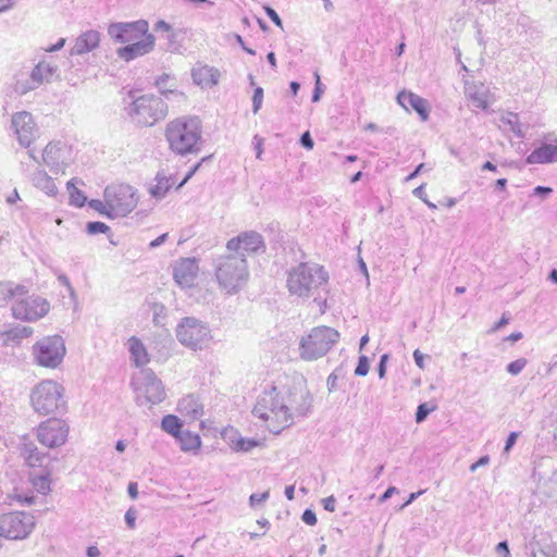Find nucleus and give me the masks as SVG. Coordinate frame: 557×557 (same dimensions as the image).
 Wrapping results in <instances>:
<instances>
[{"instance_id": "cd10ccee", "label": "nucleus", "mask_w": 557, "mask_h": 557, "mask_svg": "<svg viewBox=\"0 0 557 557\" xmlns=\"http://www.w3.org/2000/svg\"><path fill=\"white\" fill-rule=\"evenodd\" d=\"M33 334V329L24 325H16L0 333L1 346H13L20 344L24 338Z\"/></svg>"}, {"instance_id": "39448f33", "label": "nucleus", "mask_w": 557, "mask_h": 557, "mask_svg": "<svg viewBox=\"0 0 557 557\" xmlns=\"http://www.w3.org/2000/svg\"><path fill=\"white\" fill-rule=\"evenodd\" d=\"M132 102L126 108L132 121L140 126H153L163 120L169 112V104L162 97L152 94L136 97L134 91H129Z\"/></svg>"}, {"instance_id": "a211bd4d", "label": "nucleus", "mask_w": 557, "mask_h": 557, "mask_svg": "<svg viewBox=\"0 0 557 557\" xmlns=\"http://www.w3.org/2000/svg\"><path fill=\"white\" fill-rule=\"evenodd\" d=\"M226 249L234 253H257L264 251L265 245L261 234L255 231H248L231 238L226 244Z\"/></svg>"}, {"instance_id": "603ef678", "label": "nucleus", "mask_w": 557, "mask_h": 557, "mask_svg": "<svg viewBox=\"0 0 557 557\" xmlns=\"http://www.w3.org/2000/svg\"><path fill=\"white\" fill-rule=\"evenodd\" d=\"M137 519V511L134 508H129L125 513V522L129 529H135V521Z\"/></svg>"}, {"instance_id": "f3484780", "label": "nucleus", "mask_w": 557, "mask_h": 557, "mask_svg": "<svg viewBox=\"0 0 557 557\" xmlns=\"http://www.w3.org/2000/svg\"><path fill=\"white\" fill-rule=\"evenodd\" d=\"M41 159L50 171L63 172L71 163V149L62 141H51L44 149Z\"/></svg>"}, {"instance_id": "a878e982", "label": "nucleus", "mask_w": 557, "mask_h": 557, "mask_svg": "<svg viewBox=\"0 0 557 557\" xmlns=\"http://www.w3.org/2000/svg\"><path fill=\"white\" fill-rule=\"evenodd\" d=\"M168 79L169 75L163 74L156 79L154 85L166 103L181 106L186 101V96L183 91L175 88V84H171L170 88H163V83Z\"/></svg>"}, {"instance_id": "3c124183", "label": "nucleus", "mask_w": 557, "mask_h": 557, "mask_svg": "<svg viewBox=\"0 0 557 557\" xmlns=\"http://www.w3.org/2000/svg\"><path fill=\"white\" fill-rule=\"evenodd\" d=\"M315 76V85L312 94V102H318L321 99V95L323 94V85L320 79V75L318 73L314 74Z\"/></svg>"}, {"instance_id": "0e129e2a", "label": "nucleus", "mask_w": 557, "mask_h": 557, "mask_svg": "<svg viewBox=\"0 0 557 557\" xmlns=\"http://www.w3.org/2000/svg\"><path fill=\"white\" fill-rule=\"evenodd\" d=\"M519 434L517 432H511L507 440H506V444H505V447H504V451L505 453H508L512 447L513 445L516 444L517 442V438H518Z\"/></svg>"}, {"instance_id": "412c9836", "label": "nucleus", "mask_w": 557, "mask_h": 557, "mask_svg": "<svg viewBox=\"0 0 557 557\" xmlns=\"http://www.w3.org/2000/svg\"><path fill=\"white\" fill-rule=\"evenodd\" d=\"M156 38L152 34H147L140 39L119 48L116 53L124 61H132L151 52L154 48Z\"/></svg>"}, {"instance_id": "4d7b16f0", "label": "nucleus", "mask_w": 557, "mask_h": 557, "mask_svg": "<svg viewBox=\"0 0 557 557\" xmlns=\"http://www.w3.org/2000/svg\"><path fill=\"white\" fill-rule=\"evenodd\" d=\"M388 360V355L384 354L381 356L379 364H377V374L380 379H383L386 374V363Z\"/></svg>"}, {"instance_id": "a19ab883", "label": "nucleus", "mask_w": 557, "mask_h": 557, "mask_svg": "<svg viewBox=\"0 0 557 557\" xmlns=\"http://www.w3.org/2000/svg\"><path fill=\"white\" fill-rule=\"evenodd\" d=\"M66 186H67V190L70 193V205L78 207V208L83 207L87 201V198L83 194V191L74 186L73 180L67 182Z\"/></svg>"}, {"instance_id": "ea45409f", "label": "nucleus", "mask_w": 557, "mask_h": 557, "mask_svg": "<svg viewBox=\"0 0 557 557\" xmlns=\"http://www.w3.org/2000/svg\"><path fill=\"white\" fill-rule=\"evenodd\" d=\"M50 474L41 473V474H32L30 482L33 487L40 494L46 495L50 491Z\"/></svg>"}, {"instance_id": "5fc2aeb1", "label": "nucleus", "mask_w": 557, "mask_h": 557, "mask_svg": "<svg viewBox=\"0 0 557 557\" xmlns=\"http://www.w3.org/2000/svg\"><path fill=\"white\" fill-rule=\"evenodd\" d=\"M270 496L269 492H264L261 494H251L249 497L250 506H256L257 504H260L262 502H265Z\"/></svg>"}, {"instance_id": "4be33fe9", "label": "nucleus", "mask_w": 557, "mask_h": 557, "mask_svg": "<svg viewBox=\"0 0 557 557\" xmlns=\"http://www.w3.org/2000/svg\"><path fill=\"white\" fill-rule=\"evenodd\" d=\"M198 271L199 267L195 258H184L174 265L173 277L182 288L191 287Z\"/></svg>"}, {"instance_id": "09e8293b", "label": "nucleus", "mask_w": 557, "mask_h": 557, "mask_svg": "<svg viewBox=\"0 0 557 557\" xmlns=\"http://www.w3.org/2000/svg\"><path fill=\"white\" fill-rule=\"evenodd\" d=\"M369 372V359L366 356H360L358 359V364L355 369V374L358 376H364Z\"/></svg>"}, {"instance_id": "9b49d317", "label": "nucleus", "mask_w": 557, "mask_h": 557, "mask_svg": "<svg viewBox=\"0 0 557 557\" xmlns=\"http://www.w3.org/2000/svg\"><path fill=\"white\" fill-rule=\"evenodd\" d=\"M132 385L137 393L138 405L150 403L160 404L165 398V391L161 380L150 369H143L134 376Z\"/></svg>"}, {"instance_id": "c9c22d12", "label": "nucleus", "mask_w": 557, "mask_h": 557, "mask_svg": "<svg viewBox=\"0 0 557 557\" xmlns=\"http://www.w3.org/2000/svg\"><path fill=\"white\" fill-rule=\"evenodd\" d=\"M312 400V396L308 391H300L298 404L295 407L290 408L293 417H306L311 410Z\"/></svg>"}, {"instance_id": "20e7f679", "label": "nucleus", "mask_w": 557, "mask_h": 557, "mask_svg": "<svg viewBox=\"0 0 557 557\" xmlns=\"http://www.w3.org/2000/svg\"><path fill=\"white\" fill-rule=\"evenodd\" d=\"M327 282L329 273L322 265L302 262L288 272L287 288L292 295L309 298Z\"/></svg>"}, {"instance_id": "ddd939ff", "label": "nucleus", "mask_w": 557, "mask_h": 557, "mask_svg": "<svg viewBox=\"0 0 557 557\" xmlns=\"http://www.w3.org/2000/svg\"><path fill=\"white\" fill-rule=\"evenodd\" d=\"M15 319L34 322L44 318L50 310L49 301L38 295H30L26 298L16 299L11 307Z\"/></svg>"}, {"instance_id": "aec40b11", "label": "nucleus", "mask_w": 557, "mask_h": 557, "mask_svg": "<svg viewBox=\"0 0 557 557\" xmlns=\"http://www.w3.org/2000/svg\"><path fill=\"white\" fill-rule=\"evenodd\" d=\"M465 95L474 108L483 111H486L495 100L488 86L481 82L466 81Z\"/></svg>"}, {"instance_id": "6ab92c4d", "label": "nucleus", "mask_w": 557, "mask_h": 557, "mask_svg": "<svg viewBox=\"0 0 557 557\" xmlns=\"http://www.w3.org/2000/svg\"><path fill=\"white\" fill-rule=\"evenodd\" d=\"M55 67L47 62H39L30 72L29 78L22 81L18 79L15 84V91L25 95L38 88L45 82H50Z\"/></svg>"}, {"instance_id": "423d86ee", "label": "nucleus", "mask_w": 557, "mask_h": 557, "mask_svg": "<svg viewBox=\"0 0 557 557\" xmlns=\"http://www.w3.org/2000/svg\"><path fill=\"white\" fill-rule=\"evenodd\" d=\"M30 403L34 410L39 414L60 413L64 411L66 406L64 388L53 380H44L33 388Z\"/></svg>"}, {"instance_id": "2eb2a0df", "label": "nucleus", "mask_w": 557, "mask_h": 557, "mask_svg": "<svg viewBox=\"0 0 557 557\" xmlns=\"http://www.w3.org/2000/svg\"><path fill=\"white\" fill-rule=\"evenodd\" d=\"M149 24L146 20L134 22L112 23L108 27L110 37L121 44H131L149 34Z\"/></svg>"}, {"instance_id": "13d9d810", "label": "nucleus", "mask_w": 557, "mask_h": 557, "mask_svg": "<svg viewBox=\"0 0 557 557\" xmlns=\"http://www.w3.org/2000/svg\"><path fill=\"white\" fill-rule=\"evenodd\" d=\"M210 159V157L208 158H203L200 162H198L196 165H194L189 171L188 173L186 174V176L184 177V180L180 183V185L177 186V188H181L188 180L191 178V176L197 172V170L200 168V165L202 164V162H205L206 160Z\"/></svg>"}, {"instance_id": "7c9ffc66", "label": "nucleus", "mask_w": 557, "mask_h": 557, "mask_svg": "<svg viewBox=\"0 0 557 557\" xmlns=\"http://www.w3.org/2000/svg\"><path fill=\"white\" fill-rule=\"evenodd\" d=\"M191 76L197 85L207 87L216 85L219 82L220 74L219 71L213 67L202 66L199 69H194L191 72Z\"/></svg>"}, {"instance_id": "7ed1b4c3", "label": "nucleus", "mask_w": 557, "mask_h": 557, "mask_svg": "<svg viewBox=\"0 0 557 557\" xmlns=\"http://www.w3.org/2000/svg\"><path fill=\"white\" fill-rule=\"evenodd\" d=\"M213 268L220 288L227 295L239 293L249 280L248 263L244 253L227 251L214 259Z\"/></svg>"}, {"instance_id": "338daca9", "label": "nucleus", "mask_w": 557, "mask_h": 557, "mask_svg": "<svg viewBox=\"0 0 557 557\" xmlns=\"http://www.w3.org/2000/svg\"><path fill=\"white\" fill-rule=\"evenodd\" d=\"M58 281L67 288L71 296L75 295L74 288L72 287L70 280L65 274H60L58 276Z\"/></svg>"}, {"instance_id": "49530a36", "label": "nucleus", "mask_w": 557, "mask_h": 557, "mask_svg": "<svg viewBox=\"0 0 557 557\" xmlns=\"http://www.w3.org/2000/svg\"><path fill=\"white\" fill-rule=\"evenodd\" d=\"M89 207L92 208L94 210L98 211L100 214H104L109 218V206H108V202L107 200L104 199L103 201L101 200H98V199H92L89 201Z\"/></svg>"}, {"instance_id": "e2e57ef3", "label": "nucleus", "mask_w": 557, "mask_h": 557, "mask_svg": "<svg viewBox=\"0 0 557 557\" xmlns=\"http://www.w3.org/2000/svg\"><path fill=\"white\" fill-rule=\"evenodd\" d=\"M322 504H323V508L326 510V511H330V512H333L335 511V504H336V499L335 497L332 495V496H329L326 498H323L322 499Z\"/></svg>"}, {"instance_id": "8fccbe9b", "label": "nucleus", "mask_w": 557, "mask_h": 557, "mask_svg": "<svg viewBox=\"0 0 557 557\" xmlns=\"http://www.w3.org/2000/svg\"><path fill=\"white\" fill-rule=\"evenodd\" d=\"M181 35V30H175L172 28V32H168V44H169V49L171 51H177L178 50V45H177V38L178 36Z\"/></svg>"}, {"instance_id": "1a4fd4ad", "label": "nucleus", "mask_w": 557, "mask_h": 557, "mask_svg": "<svg viewBox=\"0 0 557 557\" xmlns=\"http://www.w3.org/2000/svg\"><path fill=\"white\" fill-rule=\"evenodd\" d=\"M65 354V344L60 335L45 336L37 341L32 348L35 363L50 369L58 368L62 363Z\"/></svg>"}, {"instance_id": "69168bd1", "label": "nucleus", "mask_w": 557, "mask_h": 557, "mask_svg": "<svg viewBox=\"0 0 557 557\" xmlns=\"http://www.w3.org/2000/svg\"><path fill=\"white\" fill-rule=\"evenodd\" d=\"M398 493V490L397 487L395 486H389L379 498V503L380 504H383L385 503L388 498L392 497V495Z\"/></svg>"}, {"instance_id": "f03ea898", "label": "nucleus", "mask_w": 557, "mask_h": 557, "mask_svg": "<svg viewBox=\"0 0 557 557\" xmlns=\"http://www.w3.org/2000/svg\"><path fill=\"white\" fill-rule=\"evenodd\" d=\"M170 149L180 156L197 153L202 146V124L199 117L185 115L170 121L165 127Z\"/></svg>"}, {"instance_id": "c85d7f7f", "label": "nucleus", "mask_w": 557, "mask_h": 557, "mask_svg": "<svg viewBox=\"0 0 557 557\" xmlns=\"http://www.w3.org/2000/svg\"><path fill=\"white\" fill-rule=\"evenodd\" d=\"M178 410L191 420H197L203 414V406L195 395H187L178 401Z\"/></svg>"}, {"instance_id": "b1692460", "label": "nucleus", "mask_w": 557, "mask_h": 557, "mask_svg": "<svg viewBox=\"0 0 557 557\" xmlns=\"http://www.w3.org/2000/svg\"><path fill=\"white\" fill-rule=\"evenodd\" d=\"M100 34L97 30L90 29L79 35L74 46L71 49L72 55H81L92 51L99 46Z\"/></svg>"}, {"instance_id": "473e14b6", "label": "nucleus", "mask_w": 557, "mask_h": 557, "mask_svg": "<svg viewBox=\"0 0 557 557\" xmlns=\"http://www.w3.org/2000/svg\"><path fill=\"white\" fill-rule=\"evenodd\" d=\"M0 294L5 298L12 299L13 302L16 299L26 298L28 295V288L23 284H15L13 282L0 283Z\"/></svg>"}, {"instance_id": "de8ad7c7", "label": "nucleus", "mask_w": 557, "mask_h": 557, "mask_svg": "<svg viewBox=\"0 0 557 557\" xmlns=\"http://www.w3.org/2000/svg\"><path fill=\"white\" fill-rule=\"evenodd\" d=\"M262 101H263V89L261 87H257L253 90V96H252V112L255 114L258 113L259 110L261 109Z\"/></svg>"}, {"instance_id": "5701e85b", "label": "nucleus", "mask_w": 557, "mask_h": 557, "mask_svg": "<svg viewBox=\"0 0 557 557\" xmlns=\"http://www.w3.org/2000/svg\"><path fill=\"white\" fill-rule=\"evenodd\" d=\"M398 103L406 110H414L423 121L429 117L425 99L410 91H400L397 96Z\"/></svg>"}, {"instance_id": "dca6fc26", "label": "nucleus", "mask_w": 557, "mask_h": 557, "mask_svg": "<svg viewBox=\"0 0 557 557\" xmlns=\"http://www.w3.org/2000/svg\"><path fill=\"white\" fill-rule=\"evenodd\" d=\"M11 126L21 146L29 147L38 136V126L32 113L20 111L12 115Z\"/></svg>"}, {"instance_id": "6e6552de", "label": "nucleus", "mask_w": 557, "mask_h": 557, "mask_svg": "<svg viewBox=\"0 0 557 557\" xmlns=\"http://www.w3.org/2000/svg\"><path fill=\"white\" fill-rule=\"evenodd\" d=\"M177 341L193 350L207 348L211 341V330L208 324L194 317L183 318L176 326Z\"/></svg>"}, {"instance_id": "f8f14e48", "label": "nucleus", "mask_w": 557, "mask_h": 557, "mask_svg": "<svg viewBox=\"0 0 557 557\" xmlns=\"http://www.w3.org/2000/svg\"><path fill=\"white\" fill-rule=\"evenodd\" d=\"M35 527V517L25 511H13L0 516V536L24 540Z\"/></svg>"}, {"instance_id": "bf43d9fd", "label": "nucleus", "mask_w": 557, "mask_h": 557, "mask_svg": "<svg viewBox=\"0 0 557 557\" xmlns=\"http://www.w3.org/2000/svg\"><path fill=\"white\" fill-rule=\"evenodd\" d=\"M265 13L275 25L282 27V20L274 9L265 7Z\"/></svg>"}, {"instance_id": "f257e3e1", "label": "nucleus", "mask_w": 557, "mask_h": 557, "mask_svg": "<svg viewBox=\"0 0 557 557\" xmlns=\"http://www.w3.org/2000/svg\"><path fill=\"white\" fill-rule=\"evenodd\" d=\"M252 414L267 424L273 434H280L293 424V412L276 386L262 391L257 397Z\"/></svg>"}, {"instance_id": "4c0bfd02", "label": "nucleus", "mask_w": 557, "mask_h": 557, "mask_svg": "<svg viewBox=\"0 0 557 557\" xmlns=\"http://www.w3.org/2000/svg\"><path fill=\"white\" fill-rule=\"evenodd\" d=\"M182 422L181 420L174 416V414H166L162 418L161 421V428L164 432L171 434L175 438L181 434L182 432Z\"/></svg>"}, {"instance_id": "4468645a", "label": "nucleus", "mask_w": 557, "mask_h": 557, "mask_svg": "<svg viewBox=\"0 0 557 557\" xmlns=\"http://www.w3.org/2000/svg\"><path fill=\"white\" fill-rule=\"evenodd\" d=\"M69 435V425L59 419H48L37 428V438L46 447L54 448L65 444Z\"/></svg>"}, {"instance_id": "052dcab7", "label": "nucleus", "mask_w": 557, "mask_h": 557, "mask_svg": "<svg viewBox=\"0 0 557 557\" xmlns=\"http://www.w3.org/2000/svg\"><path fill=\"white\" fill-rule=\"evenodd\" d=\"M553 193V189L550 187L546 186H536L533 189V195L539 196L541 198H546Z\"/></svg>"}, {"instance_id": "e433bc0d", "label": "nucleus", "mask_w": 557, "mask_h": 557, "mask_svg": "<svg viewBox=\"0 0 557 557\" xmlns=\"http://www.w3.org/2000/svg\"><path fill=\"white\" fill-rule=\"evenodd\" d=\"M500 122L509 127L518 138H524L525 134L522 129V125L519 122V117L517 113L506 112L500 116Z\"/></svg>"}, {"instance_id": "864d4df0", "label": "nucleus", "mask_w": 557, "mask_h": 557, "mask_svg": "<svg viewBox=\"0 0 557 557\" xmlns=\"http://www.w3.org/2000/svg\"><path fill=\"white\" fill-rule=\"evenodd\" d=\"M301 519L308 525H314L317 523V516L311 509H306L302 512Z\"/></svg>"}, {"instance_id": "c756f323", "label": "nucleus", "mask_w": 557, "mask_h": 557, "mask_svg": "<svg viewBox=\"0 0 557 557\" xmlns=\"http://www.w3.org/2000/svg\"><path fill=\"white\" fill-rule=\"evenodd\" d=\"M21 455L29 467H41L47 459V454L38 450L33 442H24L21 446Z\"/></svg>"}, {"instance_id": "bb28decb", "label": "nucleus", "mask_w": 557, "mask_h": 557, "mask_svg": "<svg viewBox=\"0 0 557 557\" xmlns=\"http://www.w3.org/2000/svg\"><path fill=\"white\" fill-rule=\"evenodd\" d=\"M128 351L131 360L135 367H145L150 361V355L147 351L144 343L136 336H132L128 342Z\"/></svg>"}, {"instance_id": "37998d69", "label": "nucleus", "mask_w": 557, "mask_h": 557, "mask_svg": "<svg viewBox=\"0 0 557 557\" xmlns=\"http://www.w3.org/2000/svg\"><path fill=\"white\" fill-rule=\"evenodd\" d=\"M86 230L90 235H96L100 233L106 234L110 232V227L106 223L99 221L88 222Z\"/></svg>"}, {"instance_id": "72a5a7b5", "label": "nucleus", "mask_w": 557, "mask_h": 557, "mask_svg": "<svg viewBox=\"0 0 557 557\" xmlns=\"http://www.w3.org/2000/svg\"><path fill=\"white\" fill-rule=\"evenodd\" d=\"M183 451H197L200 448L201 441L198 434L189 431H182L176 437Z\"/></svg>"}, {"instance_id": "f704fd0d", "label": "nucleus", "mask_w": 557, "mask_h": 557, "mask_svg": "<svg viewBox=\"0 0 557 557\" xmlns=\"http://www.w3.org/2000/svg\"><path fill=\"white\" fill-rule=\"evenodd\" d=\"M174 181L172 177L161 175L160 173L156 176V184L150 188V194L157 199H162L166 193L171 189Z\"/></svg>"}, {"instance_id": "6e6d98bb", "label": "nucleus", "mask_w": 557, "mask_h": 557, "mask_svg": "<svg viewBox=\"0 0 557 557\" xmlns=\"http://www.w3.org/2000/svg\"><path fill=\"white\" fill-rule=\"evenodd\" d=\"M300 145L308 150L313 148L314 141L308 131L300 136Z\"/></svg>"}, {"instance_id": "680f3d73", "label": "nucleus", "mask_w": 557, "mask_h": 557, "mask_svg": "<svg viewBox=\"0 0 557 557\" xmlns=\"http://www.w3.org/2000/svg\"><path fill=\"white\" fill-rule=\"evenodd\" d=\"M337 381H338L337 374L335 372H332L326 380V385H327L329 392L332 393L337 389Z\"/></svg>"}, {"instance_id": "2f4dec72", "label": "nucleus", "mask_w": 557, "mask_h": 557, "mask_svg": "<svg viewBox=\"0 0 557 557\" xmlns=\"http://www.w3.org/2000/svg\"><path fill=\"white\" fill-rule=\"evenodd\" d=\"M32 181L35 187L39 188L48 196L57 195L58 188L53 180L44 170L34 172Z\"/></svg>"}, {"instance_id": "9d476101", "label": "nucleus", "mask_w": 557, "mask_h": 557, "mask_svg": "<svg viewBox=\"0 0 557 557\" xmlns=\"http://www.w3.org/2000/svg\"><path fill=\"white\" fill-rule=\"evenodd\" d=\"M109 206V218L125 216L137 206L138 197L135 189L127 184H111L103 194Z\"/></svg>"}, {"instance_id": "393cba45", "label": "nucleus", "mask_w": 557, "mask_h": 557, "mask_svg": "<svg viewBox=\"0 0 557 557\" xmlns=\"http://www.w3.org/2000/svg\"><path fill=\"white\" fill-rule=\"evenodd\" d=\"M528 164H546L557 162V145L543 144L525 159Z\"/></svg>"}, {"instance_id": "79ce46f5", "label": "nucleus", "mask_w": 557, "mask_h": 557, "mask_svg": "<svg viewBox=\"0 0 557 557\" xmlns=\"http://www.w3.org/2000/svg\"><path fill=\"white\" fill-rule=\"evenodd\" d=\"M12 498L15 499L22 506H30L35 503V496L32 492H23L17 488L14 490Z\"/></svg>"}, {"instance_id": "c03bdc74", "label": "nucleus", "mask_w": 557, "mask_h": 557, "mask_svg": "<svg viewBox=\"0 0 557 557\" xmlns=\"http://www.w3.org/2000/svg\"><path fill=\"white\" fill-rule=\"evenodd\" d=\"M528 360L525 358H519L507 364V372L511 375H518L527 366Z\"/></svg>"}, {"instance_id": "a18cd8bd", "label": "nucleus", "mask_w": 557, "mask_h": 557, "mask_svg": "<svg viewBox=\"0 0 557 557\" xmlns=\"http://www.w3.org/2000/svg\"><path fill=\"white\" fill-rule=\"evenodd\" d=\"M434 409L435 407H429L426 403L420 404L416 411V422H423Z\"/></svg>"}, {"instance_id": "58836bf2", "label": "nucleus", "mask_w": 557, "mask_h": 557, "mask_svg": "<svg viewBox=\"0 0 557 557\" xmlns=\"http://www.w3.org/2000/svg\"><path fill=\"white\" fill-rule=\"evenodd\" d=\"M231 445L236 451H250L259 445V442L253 438H244L240 435L234 434V438L230 437Z\"/></svg>"}, {"instance_id": "774afa93", "label": "nucleus", "mask_w": 557, "mask_h": 557, "mask_svg": "<svg viewBox=\"0 0 557 557\" xmlns=\"http://www.w3.org/2000/svg\"><path fill=\"white\" fill-rule=\"evenodd\" d=\"M154 30L159 32V30H162V32H172V26L166 23L165 21L163 20H159L156 24H154Z\"/></svg>"}, {"instance_id": "0eeeda50", "label": "nucleus", "mask_w": 557, "mask_h": 557, "mask_svg": "<svg viewBox=\"0 0 557 557\" xmlns=\"http://www.w3.org/2000/svg\"><path fill=\"white\" fill-rule=\"evenodd\" d=\"M338 339L339 333L333 327L325 325L313 327L300 339V357L306 361L317 360L325 356Z\"/></svg>"}]
</instances>
